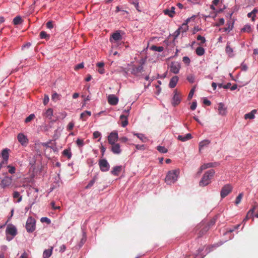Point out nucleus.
Masks as SVG:
<instances>
[{
	"instance_id": "1",
	"label": "nucleus",
	"mask_w": 258,
	"mask_h": 258,
	"mask_svg": "<svg viewBox=\"0 0 258 258\" xmlns=\"http://www.w3.org/2000/svg\"><path fill=\"white\" fill-rule=\"evenodd\" d=\"M215 171L213 169H210L206 171L201 180L199 182L200 186H206L211 182V180L215 174Z\"/></svg>"
},
{
	"instance_id": "2",
	"label": "nucleus",
	"mask_w": 258,
	"mask_h": 258,
	"mask_svg": "<svg viewBox=\"0 0 258 258\" xmlns=\"http://www.w3.org/2000/svg\"><path fill=\"white\" fill-rule=\"evenodd\" d=\"M180 171L178 169L169 171L165 178V182L167 184H171L176 182L179 177Z\"/></svg>"
},
{
	"instance_id": "3",
	"label": "nucleus",
	"mask_w": 258,
	"mask_h": 258,
	"mask_svg": "<svg viewBox=\"0 0 258 258\" xmlns=\"http://www.w3.org/2000/svg\"><path fill=\"white\" fill-rule=\"evenodd\" d=\"M17 233V229L14 225L12 224L8 225L6 229V239L8 241H11Z\"/></svg>"
},
{
	"instance_id": "4",
	"label": "nucleus",
	"mask_w": 258,
	"mask_h": 258,
	"mask_svg": "<svg viewBox=\"0 0 258 258\" xmlns=\"http://www.w3.org/2000/svg\"><path fill=\"white\" fill-rule=\"evenodd\" d=\"M28 233H32L36 229V220L32 217H29L27 220L25 226Z\"/></svg>"
},
{
	"instance_id": "5",
	"label": "nucleus",
	"mask_w": 258,
	"mask_h": 258,
	"mask_svg": "<svg viewBox=\"0 0 258 258\" xmlns=\"http://www.w3.org/2000/svg\"><path fill=\"white\" fill-rule=\"evenodd\" d=\"M210 228V225H207L205 223H201L196 227L197 230H200L198 233V237L201 238L205 235Z\"/></svg>"
},
{
	"instance_id": "6",
	"label": "nucleus",
	"mask_w": 258,
	"mask_h": 258,
	"mask_svg": "<svg viewBox=\"0 0 258 258\" xmlns=\"http://www.w3.org/2000/svg\"><path fill=\"white\" fill-rule=\"evenodd\" d=\"M122 38L121 35V31L119 30L115 31L110 37L109 40L111 43L117 42L120 41Z\"/></svg>"
},
{
	"instance_id": "7",
	"label": "nucleus",
	"mask_w": 258,
	"mask_h": 258,
	"mask_svg": "<svg viewBox=\"0 0 258 258\" xmlns=\"http://www.w3.org/2000/svg\"><path fill=\"white\" fill-rule=\"evenodd\" d=\"M99 166L100 170L102 172L108 171L110 168V165L106 159L99 160Z\"/></svg>"
},
{
	"instance_id": "8",
	"label": "nucleus",
	"mask_w": 258,
	"mask_h": 258,
	"mask_svg": "<svg viewBox=\"0 0 258 258\" xmlns=\"http://www.w3.org/2000/svg\"><path fill=\"white\" fill-rule=\"evenodd\" d=\"M232 190V187L230 184L225 185L221 189L220 196L222 199L226 197Z\"/></svg>"
},
{
	"instance_id": "9",
	"label": "nucleus",
	"mask_w": 258,
	"mask_h": 258,
	"mask_svg": "<svg viewBox=\"0 0 258 258\" xmlns=\"http://www.w3.org/2000/svg\"><path fill=\"white\" fill-rule=\"evenodd\" d=\"M12 176H5L1 180L0 186L3 188L10 185L12 182Z\"/></svg>"
},
{
	"instance_id": "10",
	"label": "nucleus",
	"mask_w": 258,
	"mask_h": 258,
	"mask_svg": "<svg viewBox=\"0 0 258 258\" xmlns=\"http://www.w3.org/2000/svg\"><path fill=\"white\" fill-rule=\"evenodd\" d=\"M17 139L19 143L23 146H26L28 144V139L23 133H19L17 136Z\"/></svg>"
},
{
	"instance_id": "11",
	"label": "nucleus",
	"mask_w": 258,
	"mask_h": 258,
	"mask_svg": "<svg viewBox=\"0 0 258 258\" xmlns=\"http://www.w3.org/2000/svg\"><path fill=\"white\" fill-rule=\"evenodd\" d=\"M181 68L180 63L178 61H174L171 63L170 72L175 74L179 73Z\"/></svg>"
},
{
	"instance_id": "12",
	"label": "nucleus",
	"mask_w": 258,
	"mask_h": 258,
	"mask_svg": "<svg viewBox=\"0 0 258 258\" xmlns=\"http://www.w3.org/2000/svg\"><path fill=\"white\" fill-rule=\"evenodd\" d=\"M144 71V67L142 66H136L133 65L132 68L131 74L135 76L139 77V74Z\"/></svg>"
},
{
	"instance_id": "13",
	"label": "nucleus",
	"mask_w": 258,
	"mask_h": 258,
	"mask_svg": "<svg viewBox=\"0 0 258 258\" xmlns=\"http://www.w3.org/2000/svg\"><path fill=\"white\" fill-rule=\"evenodd\" d=\"M181 100V97H180L177 90H174V95L172 99V105L175 107L180 103Z\"/></svg>"
},
{
	"instance_id": "14",
	"label": "nucleus",
	"mask_w": 258,
	"mask_h": 258,
	"mask_svg": "<svg viewBox=\"0 0 258 258\" xmlns=\"http://www.w3.org/2000/svg\"><path fill=\"white\" fill-rule=\"evenodd\" d=\"M108 103L111 105H116L118 102V98L115 95L111 94L108 95L107 97Z\"/></svg>"
},
{
	"instance_id": "15",
	"label": "nucleus",
	"mask_w": 258,
	"mask_h": 258,
	"mask_svg": "<svg viewBox=\"0 0 258 258\" xmlns=\"http://www.w3.org/2000/svg\"><path fill=\"white\" fill-rule=\"evenodd\" d=\"M118 139V134L116 132H111L108 136V143L113 144Z\"/></svg>"
},
{
	"instance_id": "16",
	"label": "nucleus",
	"mask_w": 258,
	"mask_h": 258,
	"mask_svg": "<svg viewBox=\"0 0 258 258\" xmlns=\"http://www.w3.org/2000/svg\"><path fill=\"white\" fill-rule=\"evenodd\" d=\"M218 111L219 114L222 116H224L226 114L227 109L223 103L220 102L218 104Z\"/></svg>"
},
{
	"instance_id": "17",
	"label": "nucleus",
	"mask_w": 258,
	"mask_h": 258,
	"mask_svg": "<svg viewBox=\"0 0 258 258\" xmlns=\"http://www.w3.org/2000/svg\"><path fill=\"white\" fill-rule=\"evenodd\" d=\"M192 138V137L191 134L188 133L186 134L185 136L178 135L177 139L181 142H184L191 139Z\"/></svg>"
},
{
	"instance_id": "18",
	"label": "nucleus",
	"mask_w": 258,
	"mask_h": 258,
	"mask_svg": "<svg viewBox=\"0 0 258 258\" xmlns=\"http://www.w3.org/2000/svg\"><path fill=\"white\" fill-rule=\"evenodd\" d=\"M111 145H112L111 150L114 154H119L121 153L120 147L119 144L114 143L113 144Z\"/></svg>"
},
{
	"instance_id": "19",
	"label": "nucleus",
	"mask_w": 258,
	"mask_h": 258,
	"mask_svg": "<svg viewBox=\"0 0 258 258\" xmlns=\"http://www.w3.org/2000/svg\"><path fill=\"white\" fill-rule=\"evenodd\" d=\"M122 166H121V165L115 166L112 168V169L111 171V173L113 175L118 176L119 175V173L122 170Z\"/></svg>"
},
{
	"instance_id": "20",
	"label": "nucleus",
	"mask_w": 258,
	"mask_h": 258,
	"mask_svg": "<svg viewBox=\"0 0 258 258\" xmlns=\"http://www.w3.org/2000/svg\"><path fill=\"white\" fill-rule=\"evenodd\" d=\"M178 77L177 76H174L173 77H172L169 83V87L170 88H173L175 87L178 81Z\"/></svg>"
},
{
	"instance_id": "21",
	"label": "nucleus",
	"mask_w": 258,
	"mask_h": 258,
	"mask_svg": "<svg viewBox=\"0 0 258 258\" xmlns=\"http://www.w3.org/2000/svg\"><path fill=\"white\" fill-rule=\"evenodd\" d=\"M175 8L174 7H172L170 9L164 10L163 12L165 15H168L170 17L173 18L175 14Z\"/></svg>"
},
{
	"instance_id": "22",
	"label": "nucleus",
	"mask_w": 258,
	"mask_h": 258,
	"mask_svg": "<svg viewBox=\"0 0 258 258\" xmlns=\"http://www.w3.org/2000/svg\"><path fill=\"white\" fill-rule=\"evenodd\" d=\"M133 134L134 136H137L138 138L143 143H146L149 140L148 138L143 134L136 133L135 132H133Z\"/></svg>"
},
{
	"instance_id": "23",
	"label": "nucleus",
	"mask_w": 258,
	"mask_h": 258,
	"mask_svg": "<svg viewBox=\"0 0 258 258\" xmlns=\"http://www.w3.org/2000/svg\"><path fill=\"white\" fill-rule=\"evenodd\" d=\"M230 42H227L225 48V52L226 54L230 57H232L234 56V54L233 53V49L230 46Z\"/></svg>"
},
{
	"instance_id": "24",
	"label": "nucleus",
	"mask_w": 258,
	"mask_h": 258,
	"mask_svg": "<svg viewBox=\"0 0 258 258\" xmlns=\"http://www.w3.org/2000/svg\"><path fill=\"white\" fill-rule=\"evenodd\" d=\"M9 151L10 150L9 149L5 148L1 151V156L3 159H5V161L9 160Z\"/></svg>"
},
{
	"instance_id": "25",
	"label": "nucleus",
	"mask_w": 258,
	"mask_h": 258,
	"mask_svg": "<svg viewBox=\"0 0 258 258\" xmlns=\"http://www.w3.org/2000/svg\"><path fill=\"white\" fill-rule=\"evenodd\" d=\"M120 119L122 120L121 122V126L123 127H125L128 123V115L121 114L120 115Z\"/></svg>"
},
{
	"instance_id": "26",
	"label": "nucleus",
	"mask_w": 258,
	"mask_h": 258,
	"mask_svg": "<svg viewBox=\"0 0 258 258\" xmlns=\"http://www.w3.org/2000/svg\"><path fill=\"white\" fill-rule=\"evenodd\" d=\"M210 143V141L209 140H204L199 143V150L201 152V150L205 147H207Z\"/></svg>"
},
{
	"instance_id": "27",
	"label": "nucleus",
	"mask_w": 258,
	"mask_h": 258,
	"mask_svg": "<svg viewBox=\"0 0 258 258\" xmlns=\"http://www.w3.org/2000/svg\"><path fill=\"white\" fill-rule=\"evenodd\" d=\"M234 23V21H233L232 22H231L230 21H228L227 23V26L224 28L223 31L229 32L232 30L233 28Z\"/></svg>"
},
{
	"instance_id": "28",
	"label": "nucleus",
	"mask_w": 258,
	"mask_h": 258,
	"mask_svg": "<svg viewBox=\"0 0 258 258\" xmlns=\"http://www.w3.org/2000/svg\"><path fill=\"white\" fill-rule=\"evenodd\" d=\"M219 165V163L218 162H210L207 163H205L203 165V168H205V169H206L207 168H211L216 167Z\"/></svg>"
},
{
	"instance_id": "29",
	"label": "nucleus",
	"mask_w": 258,
	"mask_h": 258,
	"mask_svg": "<svg viewBox=\"0 0 258 258\" xmlns=\"http://www.w3.org/2000/svg\"><path fill=\"white\" fill-rule=\"evenodd\" d=\"M52 247H51L50 249L44 250L43 252V258H49L52 254Z\"/></svg>"
},
{
	"instance_id": "30",
	"label": "nucleus",
	"mask_w": 258,
	"mask_h": 258,
	"mask_svg": "<svg viewBox=\"0 0 258 258\" xmlns=\"http://www.w3.org/2000/svg\"><path fill=\"white\" fill-rule=\"evenodd\" d=\"M256 112V110L254 109V110H252L250 112L246 113L244 115V118L245 119H253V118H254V117H255L254 114Z\"/></svg>"
},
{
	"instance_id": "31",
	"label": "nucleus",
	"mask_w": 258,
	"mask_h": 258,
	"mask_svg": "<svg viewBox=\"0 0 258 258\" xmlns=\"http://www.w3.org/2000/svg\"><path fill=\"white\" fill-rule=\"evenodd\" d=\"M23 20L20 16H17L13 20V23L14 25H18L22 23Z\"/></svg>"
},
{
	"instance_id": "32",
	"label": "nucleus",
	"mask_w": 258,
	"mask_h": 258,
	"mask_svg": "<svg viewBox=\"0 0 258 258\" xmlns=\"http://www.w3.org/2000/svg\"><path fill=\"white\" fill-rule=\"evenodd\" d=\"M64 156L67 157L69 159H71L72 156V154L70 148L64 149L62 153Z\"/></svg>"
},
{
	"instance_id": "33",
	"label": "nucleus",
	"mask_w": 258,
	"mask_h": 258,
	"mask_svg": "<svg viewBox=\"0 0 258 258\" xmlns=\"http://www.w3.org/2000/svg\"><path fill=\"white\" fill-rule=\"evenodd\" d=\"M205 49L201 46L198 47L196 50V54L199 56H202L205 53Z\"/></svg>"
},
{
	"instance_id": "34",
	"label": "nucleus",
	"mask_w": 258,
	"mask_h": 258,
	"mask_svg": "<svg viewBox=\"0 0 258 258\" xmlns=\"http://www.w3.org/2000/svg\"><path fill=\"white\" fill-rule=\"evenodd\" d=\"M91 115V112L90 111L86 110L82 112L80 115V118L83 120H86V116H90Z\"/></svg>"
},
{
	"instance_id": "35",
	"label": "nucleus",
	"mask_w": 258,
	"mask_h": 258,
	"mask_svg": "<svg viewBox=\"0 0 258 258\" xmlns=\"http://www.w3.org/2000/svg\"><path fill=\"white\" fill-rule=\"evenodd\" d=\"M96 178L97 177L96 176H94L93 178L89 182L88 184L85 186V188L89 189L91 188L94 185L95 182L96 181Z\"/></svg>"
},
{
	"instance_id": "36",
	"label": "nucleus",
	"mask_w": 258,
	"mask_h": 258,
	"mask_svg": "<svg viewBox=\"0 0 258 258\" xmlns=\"http://www.w3.org/2000/svg\"><path fill=\"white\" fill-rule=\"evenodd\" d=\"M13 197L14 199H17L18 198V200L17 201V202L18 203H20L21 201H22V196L20 195V194L19 192L17 191H15L14 192H13Z\"/></svg>"
},
{
	"instance_id": "37",
	"label": "nucleus",
	"mask_w": 258,
	"mask_h": 258,
	"mask_svg": "<svg viewBox=\"0 0 258 258\" xmlns=\"http://www.w3.org/2000/svg\"><path fill=\"white\" fill-rule=\"evenodd\" d=\"M178 29H179L181 32L185 33L187 31L188 26L186 23H183Z\"/></svg>"
},
{
	"instance_id": "38",
	"label": "nucleus",
	"mask_w": 258,
	"mask_h": 258,
	"mask_svg": "<svg viewBox=\"0 0 258 258\" xmlns=\"http://www.w3.org/2000/svg\"><path fill=\"white\" fill-rule=\"evenodd\" d=\"M151 49L155 51L161 52L163 51L164 47L163 46H157L156 45H153L151 46Z\"/></svg>"
},
{
	"instance_id": "39",
	"label": "nucleus",
	"mask_w": 258,
	"mask_h": 258,
	"mask_svg": "<svg viewBox=\"0 0 258 258\" xmlns=\"http://www.w3.org/2000/svg\"><path fill=\"white\" fill-rule=\"evenodd\" d=\"M139 0H131L130 3V4L134 5L135 7L136 8V10L139 11L141 12V10L139 9Z\"/></svg>"
},
{
	"instance_id": "40",
	"label": "nucleus",
	"mask_w": 258,
	"mask_h": 258,
	"mask_svg": "<svg viewBox=\"0 0 258 258\" xmlns=\"http://www.w3.org/2000/svg\"><path fill=\"white\" fill-rule=\"evenodd\" d=\"M40 38L41 39L48 40L50 38V35L47 34L46 32L42 31L40 33Z\"/></svg>"
},
{
	"instance_id": "41",
	"label": "nucleus",
	"mask_w": 258,
	"mask_h": 258,
	"mask_svg": "<svg viewBox=\"0 0 258 258\" xmlns=\"http://www.w3.org/2000/svg\"><path fill=\"white\" fill-rule=\"evenodd\" d=\"M157 150L161 153H166L168 150L164 146L159 145L157 147Z\"/></svg>"
},
{
	"instance_id": "42",
	"label": "nucleus",
	"mask_w": 258,
	"mask_h": 258,
	"mask_svg": "<svg viewBox=\"0 0 258 258\" xmlns=\"http://www.w3.org/2000/svg\"><path fill=\"white\" fill-rule=\"evenodd\" d=\"M45 115L49 119L51 118L53 115V109L51 108H48L45 112Z\"/></svg>"
},
{
	"instance_id": "43",
	"label": "nucleus",
	"mask_w": 258,
	"mask_h": 258,
	"mask_svg": "<svg viewBox=\"0 0 258 258\" xmlns=\"http://www.w3.org/2000/svg\"><path fill=\"white\" fill-rule=\"evenodd\" d=\"M251 26L249 24H246L244 26V27L241 29V32H250L251 31Z\"/></svg>"
},
{
	"instance_id": "44",
	"label": "nucleus",
	"mask_w": 258,
	"mask_h": 258,
	"mask_svg": "<svg viewBox=\"0 0 258 258\" xmlns=\"http://www.w3.org/2000/svg\"><path fill=\"white\" fill-rule=\"evenodd\" d=\"M187 80L190 83H194L195 81V77L192 74H190L187 76L186 78Z\"/></svg>"
},
{
	"instance_id": "45",
	"label": "nucleus",
	"mask_w": 258,
	"mask_h": 258,
	"mask_svg": "<svg viewBox=\"0 0 258 258\" xmlns=\"http://www.w3.org/2000/svg\"><path fill=\"white\" fill-rule=\"evenodd\" d=\"M7 168H8V172L11 174H14L16 172V168L15 166H12L11 165H9L7 166Z\"/></svg>"
},
{
	"instance_id": "46",
	"label": "nucleus",
	"mask_w": 258,
	"mask_h": 258,
	"mask_svg": "<svg viewBox=\"0 0 258 258\" xmlns=\"http://www.w3.org/2000/svg\"><path fill=\"white\" fill-rule=\"evenodd\" d=\"M86 239L85 237H82L80 242L76 245L77 248H80L84 245L86 242Z\"/></svg>"
},
{
	"instance_id": "47",
	"label": "nucleus",
	"mask_w": 258,
	"mask_h": 258,
	"mask_svg": "<svg viewBox=\"0 0 258 258\" xmlns=\"http://www.w3.org/2000/svg\"><path fill=\"white\" fill-rule=\"evenodd\" d=\"M203 250H204L203 248H199L197 250V253L196 254H195V258H204L206 256V254L203 255V256L200 257V254L201 252H202L203 251Z\"/></svg>"
},
{
	"instance_id": "48",
	"label": "nucleus",
	"mask_w": 258,
	"mask_h": 258,
	"mask_svg": "<svg viewBox=\"0 0 258 258\" xmlns=\"http://www.w3.org/2000/svg\"><path fill=\"white\" fill-rule=\"evenodd\" d=\"M242 196H243L242 193H240L237 196V197L236 198L235 201V205H237L239 204L240 203V202L241 201V199H242Z\"/></svg>"
},
{
	"instance_id": "49",
	"label": "nucleus",
	"mask_w": 258,
	"mask_h": 258,
	"mask_svg": "<svg viewBox=\"0 0 258 258\" xmlns=\"http://www.w3.org/2000/svg\"><path fill=\"white\" fill-rule=\"evenodd\" d=\"M34 117H35L34 114L32 113L26 118L25 121L26 123L29 122L32 120H33L34 118Z\"/></svg>"
},
{
	"instance_id": "50",
	"label": "nucleus",
	"mask_w": 258,
	"mask_h": 258,
	"mask_svg": "<svg viewBox=\"0 0 258 258\" xmlns=\"http://www.w3.org/2000/svg\"><path fill=\"white\" fill-rule=\"evenodd\" d=\"M40 221L42 223H46L47 224L51 223L50 219L46 217H42L40 219Z\"/></svg>"
},
{
	"instance_id": "51",
	"label": "nucleus",
	"mask_w": 258,
	"mask_h": 258,
	"mask_svg": "<svg viewBox=\"0 0 258 258\" xmlns=\"http://www.w3.org/2000/svg\"><path fill=\"white\" fill-rule=\"evenodd\" d=\"M224 23H225L224 19L223 18H220L219 19V22L218 23H216L215 24V26L219 27L221 25H223L224 24Z\"/></svg>"
},
{
	"instance_id": "52",
	"label": "nucleus",
	"mask_w": 258,
	"mask_h": 258,
	"mask_svg": "<svg viewBox=\"0 0 258 258\" xmlns=\"http://www.w3.org/2000/svg\"><path fill=\"white\" fill-rule=\"evenodd\" d=\"M197 40H199V41H201V44H202L204 43H205L206 42V39L204 37V36H202L200 35H199L198 36H197Z\"/></svg>"
},
{
	"instance_id": "53",
	"label": "nucleus",
	"mask_w": 258,
	"mask_h": 258,
	"mask_svg": "<svg viewBox=\"0 0 258 258\" xmlns=\"http://www.w3.org/2000/svg\"><path fill=\"white\" fill-rule=\"evenodd\" d=\"M76 144L78 145V146H79L80 147H83L84 146V141L82 139H78L76 140Z\"/></svg>"
},
{
	"instance_id": "54",
	"label": "nucleus",
	"mask_w": 258,
	"mask_h": 258,
	"mask_svg": "<svg viewBox=\"0 0 258 258\" xmlns=\"http://www.w3.org/2000/svg\"><path fill=\"white\" fill-rule=\"evenodd\" d=\"M49 96L47 94H45L44 98H43V101L44 105H47L49 102Z\"/></svg>"
},
{
	"instance_id": "55",
	"label": "nucleus",
	"mask_w": 258,
	"mask_h": 258,
	"mask_svg": "<svg viewBox=\"0 0 258 258\" xmlns=\"http://www.w3.org/2000/svg\"><path fill=\"white\" fill-rule=\"evenodd\" d=\"M240 67L242 71L246 72L248 69V67L246 64H245L244 62H242L241 63Z\"/></svg>"
},
{
	"instance_id": "56",
	"label": "nucleus",
	"mask_w": 258,
	"mask_h": 258,
	"mask_svg": "<svg viewBox=\"0 0 258 258\" xmlns=\"http://www.w3.org/2000/svg\"><path fill=\"white\" fill-rule=\"evenodd\" d=\"M182 60L187 65H189L190 62V58L188 56H184Z\"/></svg>"
},
{
	"instance_id": "57",
	"label": "nucleus",
	"mask_w": 258,
	"mask_h": 258,
	"mask_svg": "<svg viewBox=\"0 0 258 258\" xmlns=\"http://www.w3.org/2000/svg\"><path fill=\"white\" fill-rule=\"evenodd\" d=\"M181 31L179 29H177L173 34V36L174 37V39H176L178 36L179 35Z\"/></svg>"
},
{
	"instance_id": "58",
	"label": "nucleus",
	"mask_w": 258,
	"mask_h": 258,
	"mask_svg": "<svg viewBox=\"0 0 258 258\" xmlns=\"http://www.w3.org/2000/svg\"><path fill=\"white\" fill-rule=\"evenodd\" d=\"M251 13L252 14L253 16L252 17V21H254L255 20V17H256L255 14L258 13V9L254 8Z\"/></svg>"
},
{
	"instance_id": "59",
	"label": "nucleus",
	"mask_w": 258,
	"mask_h": 258,
	"mask_svg": "<svg viewBox=\"0 0 258 258\" xmlns=\"http://www.w3.org/2000/svg\"><path fill=\"white\" fill-rule=\"evenodd\" d=\"M93 136L94 139H97L101 137V134L99 131H95L93 133Z\"/></svg>"
},
{
	"instance_id": "60",
	"label": "nucleus",
	"mask_w": 258,
	"mask_h": 258,
	"mask_svg": "<svg viewBox=\"0 0 258 258\" xmlns=\"http://www.w3.org/2000/svg\"><path fill=\"white\" fill-rule=\"evenodd\" d=\"M87 163L89 166H92L95 164V162L93 159L89 158L87 160Z\"/></svg>"
},
{
	"instance_id": "61",
	"label": "nucleus",
	"mask_w": 258,
	"mask_h": 258,
	"mask_svg": "<svg viewBox=\"0 0 258 258\" xmlns=\"http://www.w3.org/2000/svg\"><path fill=\"white\" fill-rule=\"evenodd\" d=\"M46 27L48 29H51L53 28V22L52 21H49L46 23Z\"/></svg>"
},
{
	"instance_id": "62",
	"label": "nucleus",
	"mask_w": 258,
	"mask_h": 258,
	"mask_svg": "<svg viewBox=\"0 0 258 258\" xmlns=\"http://www.w3.org/2000/svg\"><path fill=\"white\" fill-rule=\"evenodd\" d=\"M59 95L57 93H54L52 95L51 99L52 100L56 101L58 100Z\"/></svg>"
},
{
	"instance_id": "63",
	"label": "nucleus",
	"mask_w": 258,
	"mask_h": 258,
	"mask_svg": "<svg viewBox=\"0 0 258 258\" xmlns=\"http://www.w3.org/2000/svg\"><path fill=\"white\" fill-rule=\"evenodd\" d=\"M136 148L137 150H144L145 149V145H139L137 144L135 145Z\"/></svg>"
},
{
	"instance_id": "64",
	"label": "nucleus",
	"mask_w": 258,
	"mask_h": 258,
	"mask_svg": "<svg viewBox=\"0 0 258 258\" xmlns=\"http://www.w3.org/2000/svg\"><path fill=\"white\" fill-rule=\"evenodd\" d=\"M197 106V103L196 101H194L192 102V104L190 106V109L192 110H194L196 109V107Z\"/></svg>"
}]
</instances>
